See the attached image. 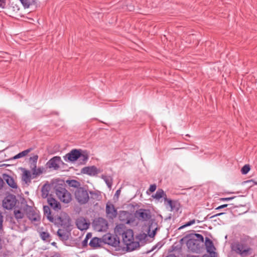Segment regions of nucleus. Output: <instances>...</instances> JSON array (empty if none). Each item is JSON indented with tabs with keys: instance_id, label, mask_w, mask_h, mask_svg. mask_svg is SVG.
Returning <instances> with one entry per match:
<instances>
[{
	"instance_id": "obj_1",
	"label": "nucleus",
	"mask_w": 257,
	"mask_h": 257,
	"mask_svg": "<svg viewBox=\"0 0 257 257\" xmlns=\"http://www.w3.org/2000/svg\"><path fill=\"white\" fill-rule=\"evenodd\" d=\"M232 251L240 257H247L252 253L251 247V239L249 236L241 235L238 240L233 241L231 244Z\"/></svg>"
},
{
	"instance_id": "obj_2",
	"label": "nucleus",
	"mask_w": 257,
	"mask_h": 257,
	"mask_svg": "<svg viewBox=\"0 0 257 257\" xmlns=\"http://www.w3.org/2000/svg\"><path fill=\"white\" fill-rule=\"evenodd\" d=\"M115 231L119 235H121L122 241L126 245L127 251H131L139 247V242L134 241L133 230L126 229L123 226H117L115 228Z\"/></svg>"
},
{
	"instance_id": "obj_3",
	"label": "nucleus",
	"mask_w": 257,
	"mask_h": 257,
	"mask_svg": "<svg viewBox=\"0 0 257 257\" xmlns=\"http://www.w3.org/2000/svg\"><path fill=\"white\" fill-rule=\"evenodd\" d=\"M55 191L56 196L63 203L68 204L72 201V195L63 185H56Z\"/></svg>"
},
{
	"instance_id": "obj_4",
	"label": "nucleus",
	"mask_w": 257,
	"mask_h": 257,
	"mask_svg": "<svg viewBox=\"0 0 257 257\" xmlns=\"http://www.w3.org/2000/svg\"><path fill=\"white\" fill-rule=\"evenodd\" d=\"M74 195L76 200L80 204H85L89 200L88 191L84 187L76 189L74 192Z\"/></svg>"
},
{
	"instance_id": "obj_5",
	"label": "nucleus",
	"mask_w": 257,
	"mask_h": 257,
	"mask_svg": "<svg viewBox=\"0 0 257 257\" xmlns=\"http://www.w3.org/2000/svg\"><path fill=\"white\" fill-rule=\"evenodd\" d=\"M103 240L105 243L113 247L119 246L120 240L117 235L107 233L103 236Z\"/></svg>"
},
{
	"instance_id": "obj_6",
	"label": "nucleus",
	"mask_w": 257,
	"mask_h": 257,
	"mask_svg": "<svg viewBox=\"0 0 257 257\" xmlns=\"http://www.w3.org/2000/svg\"><path fill=\"white\" fill-rule=\"evenodd\" d=\"M27 216L32 222H38L40 220L39 212L30 206L26 205L25 209Z\"/></svg>"
},
{
	"instance_id": "obj_7",
	"label": "nucleus",
	"mask_w": 257,
	"mask_h": 257,
	"mask_svg": "<svg viewBox=\"0 0 257 257\" xmlns=\"http://www.w3.org/2000/svg\"><path fill=\"white\" fill-rule=\"evenodd\" d=\"M16 196L12 194L7 195L3 201V206L6 209H12L16 203Z\"/></svg>"
},
{
	"instance_id": "obj_8",
	"label": "nucleus",
	"mask_w": 257,
	"mask_h": 257,
	"mask_svg": "<svg viewBox=\"0 0 257 257\" xmlns=\"http://www.w3.org/2000/svg\"><path fill=\"white\" fill-rule=\"evenodd\" d=\"M186 245L190 251L194 252H199L203 246L196 241L194 237L189 239L186 242Z\"/></svg>"
},
{
	"instance_id": "obj_9",
	"label": "nucleus",
	"mask_w": 257,
	"mask_h": 257,
	"mask_svg": "<svg viewBox=\"0 0 257 257\" xmlns=\"http://www.w3.org/2000/svg\"><path fill=\"white\" fill-rule=\"evenodd\" d=\"M62 162L60 157L55 156L47 162L46 166L48 168L57 170L60 168V164Z\"/></svg>"
},
{
	"instance_id": "obj_10",
	"label": "nucleus",
	"mask_w": 257,
	"mask_h": 257,
	"mask_svg": "<svg viewBox=\"0 0 257 257\" xmlns=\"http://www.w3.org/2000/svg\"><path fill=\"white\" fill-rule=\"evenodd\" d=\"M81 150L73 149L69 153L64 156V160L66 162H74L80 156Z\"/></svg>"
},
{
	"instance_id": "obj_11",
	"label": "nucleus",
	"mask_w": 257,
	"mask_h": 257,
	"mask_svg": "<svg viewBox=\"0 0 257 257\" xmlns=\"http://www.w3.org/2000/svg\"><path fill=\"white\" fill-rule=\"evenodd\" d=\"M136 215L140 219L144 221L148 220L151 217L150 211L148 209H140L137 211Z\"/></svg>"
},
{
	"instance_id": "obj_12",
	"label": "nucleus",
	"mask_w": 257,
	"mask_h": 257,
	"mask_svg": "<svg viewBox=\"0 0 257 257\" xmlns=\"http://www.w3.org/2000/svg\"><path fill=\"white\" fill-rule=\"evenodd\" d=\"M81 172L83 174L91 176H95L100 172L99 170L94 166L84 167Z\"/></svg>"
},
{
	"instance_id": "obj_13",
	"label": "nucleus",
	"mask_w": 257,
	"mask_h": 257,
	"mask_svg": "<svg viewBox=\"0 0 257 257\" xmlns=\"http://www.w3.org/2000/svg\"><path fill=\"white\" fill-rule=\"evenodd\" d=\"M106 213L107 216L111 219L115 217L117 215V211L114 205L111 203H107L106 206Z\"/></svg>"
},
{
	"instance_id": "obj_14",
	"label": "nucleus",
	"mask_w": 257,
	"mask_h": 257,
	"mask_svg": "<svg viewBox=\"0 0 257 257\" xmlns=\"http://www.w3.org/2000/svg\"><path fill=\"white\" fill-rule=\"evenodd\" d=\"M205 245L207 251L210 253L209 256H215V252L214 251L215 247L214 246L213 242L208 237L205 238Z\"/></svg>"
},
{
	"instance_id": "obj_15",
	"label": "nucleus",
	"mask_w": 257,
	"mask_h": 257,
	"mask_svg": "<svg viewBox=\"0 0 257 257\" xmlns=\"http://www.w3.org/2000/svg\"><path fill=\"white\" fill-rule=\"evenodd\" d=\"M3 179L10 187L14 189L17 188V184L13 177L7 174H4Z\"/></svg>"
},
{
	"instance_id": "obj_16",
	"label": "nucleus",
	"mask_w": 257,
	"mask_h": 257,
	"mask_svg": "<svg viewBox=\"0 0 257 257\" xmlns=\"http://www.w3.org/2000/svg\"><path fill=\"white\" fill-rule=\"evenodd\" d=\"M48 204L55 210L58 211L61 209V205L56 199L52 197L47 199Z\"/></svg>"
},
{
	"instance_id": "obj_17",
	"label": "nucleus",
	"mask_w": 257,
	"mask_h": 257,
	"mask_svg": "<svg viewBox=\"0 0 257 257\" xmlns=\"http://www.w3.org/2000/svg\"><path fill=\"white\" fill-rule=\"evenodd\" d=\"M165 204L166 205H168L170 207L171 211H178L179 210V203L176 201L172 200L170 199L167 198V200H166L165 201Z\"/></svg>"
},
{
	"instance_id": "obj_18",
	"label": "nucleus",
	"mask_w": 257,
	"mask_h": 257,
	"mask_svg": "<svg viewBox=\"0 0 257 257\" xmlns=\"http://www.w3.org/2000/svg\"><path fill=\"white\" fill-rule=\"evenodd\" d=\"M76 225L79 229L83 230L88 228L89 224L86 222L85 219L80 218L76 221Z\"/></svg>"
},
{
	"instance_id": "obj_19",
	"label": "nucleus",
	"mask_w": 257,
	"mask_h": 257,
	"mask_svg": "<svg viewBox=\"0 0 257 257\" xmlns=\"http://www.w3.org/2000/svg\"><path fill=\"white\" fill-rule=\"evenodd\" d=\"M152 197L157 201H159L161 198H163L165 201L167 198L166 193L162 189H159L156 191V193L154 195H153Z\"/></svg>"
},
{
	"instance_id": "obj_20",
	"label": "nucleus",
	"mask_w": 257,
	"mask_h": 257,
	"mask_svg": "<svg viewBox=\"0 0 257 257\" xmlns=\"http://www.w3.org/2000/svg\"><path fill=\"white\" fill-rule=\"evenodd\" d=\"M32 175L31 172L25 169H23L22 180L26 183H29L31 182Z\"/></svg>"
},
{
	"instance_id": "obj_21",
	"label": "nucleus",
	"mask_w": 257,
	"mask_h": 257,
	"mask_svg": "<svg viewBox=\"0 0 257 257\" xmlns=\"http://www.w3.org/2000/svg\"><path fill=\"white\" fill-rule=\"evenodd\" d=\"M43 211L44 216L51 222H53L54 221V218L51 215V212L50 209L48 206H44Z\"/></svg>"
},
{
	"instance_id": "obj_22",
	"label": "nucleus",
	"mask_w": 257,
	"mask_h": 257,
	"mask_svg": "<svg viewBox=\"0 0 257 257\" xmlns=\"http://www.w3.org/2000/svg\"><path fill=\"white\" fill-rule=\"evenodd\" d=\"M101 178L104 180L106 185L107 186L108 188L109 189H111L113 181L112 178L110 176L102 175L101 176Z\"/></svg>"
},
{
	"instance_id": "obj_23",
	"label": "nucleus",
	"mask_w": 257,
	"mask_h": 257,
	"mask_svg": "<svg viewBox=\"0 0 257 257\" xmlns=\"http://www.w3.org/2000/svg\"><path fill=\"white\" fill-rule=\"evenodd\" d=\"M57 235L62 240H67L69 238L68 232L63 229H59L57 231Z\"/></svg>"
},
{
	"instance_id": "obj_24",
	"label": "nucleus",
	"mask_w": 257,
	"mask_h": 257,
	"mask_svg": "<svg viewBox=\"0 0 257 257\" xmlns=\"http://www.w3.org/2000/svg\"><path fill=\"white\" fill-rule=\"evenodd\" d=\"M32 150V148H29L28 149H27L26 150H24L17 155H15L14 157H13L11 159L12 160H16L19 158H23L24 157L26 156Z\"/></svg>"
},
{
	"instance_id": "obj_25",
	"label": "nucleus",
	"mask_w": 257,
	"mask_h": 257,
	"mask_svg": "<svg viewBox=\"0 0 257 257\" xmlns=\"http://www.w3.org/2000/svg\"><path fill=\"white\" fill-rule=\"evenodd\" d=\"M78 159L80 164H84L88 159V155L86 152H82L81 150L80 156L79 157Z\"/></svg>"
},
{
	"instance_id": "obj_26",
	"label": "nucleus",
	"mask_w": 257,
	"mask_h": 257,
	"mask_svg": "<svg viewBox=\"0 0 257 257\" xmlns=\"http://www.w3.org/2000/svg\"><path fill=\"white\" fill-rule=\"evenodd\" d=\"M66 183L70 187H74L76 189L82 187L80 182L75 180H67Z\"/></svg>"
},
{
	"instance_id": "obj_27",
	"label": "nucleus",
	"mask_w": 257,
	"mask_h": 257,
	"mask_svg": "<svg viewBox=\"0 0 257 257\" xmlns=\"http://www.w3.org/2000/svg\"><path fill=\"white\" fill-rule=\"evenodd\" d=\"M89 245L91 247H96L100 246V240L97 237H94L91 239L89 242Z\"/></svg>"
},
{
	"instance_id": "obj_28",
	"label": "nucleus",
	"mask_w": 257,
	"mask_h": 257,
	"mask_svg": "<svg viewBox=\"0 0 257 257\" xmlns=\"http://www.w3.org/2000/svg\"><path fill=\"white\" fill-rule=\"evenodd\" d=\"M42 197L43 198L48 197L49 194V186L47 185H44L42 188Z\"/></svg>"
},
{
	"instance_id": "obj_29",
	"label": "nucleus",
	"mask_w": 257,
	"mask_h": 257,
	"mask_svg": "<svg viewBox=\"0 0 257 257\" xmlns=\"http://www.w3.org/2000/svg\"><path fill=\"white\" fill-rule=\"evenodd\" d=\"M192 237H194V239L197 241L200 244L203 245L204 244V237L203 236L198 233H195L193 236H192Z\"/></svg>"
},
{
	"instance_id": "obj_30",
	"label": "nucleus",
	"mask_w": 257,
	"mask_h": 257,
	"mask_svg": "<svg viewBox=\"0 0 257 257\" xmlns=\"http://www.w3.org/2000/svg\"><path fill=\"white\" fill-rule=\"evenodd\" d=\"M43 171V168H36V169L32 171L33 178H34L36 176H39V175H41V174H42Z\"/></svg>"
},
{
	"instance_id": "obj_31",
	"label": "nucleus",
	"mask_w": 257,
	"mask_h": 257,
	"mask_svg": "<svg viewBox=\"0 0 257 257\" xmlns=\"http://www.w3.org/2000/svg\"><path fill=\"white\" fill-rule=\"evenodd\" d=\"M14 215L17 219H21L24 217V213L19 210L15 209Z\"/></svg>"
},
{
	"instance_id": "obj_32",
	"label": "nucleus",
	"mask_w": 257,
	"mask_h": 257,
	"mask_svg": "<svg viewBox=\"0 0 257 257\" xmlns=\"http://www.w3.org/2000/svg\"><path fill=\"white\" fill-rule=\"evenodd\" d=\"M40 237L44 241H49L50 234L48 232L43 231L40 233Z\"/></svg>"
},
{
	"instance_id": "obj_33",
	"label": "nucleus",
	"mask_w": 257,
	"mask_h": 257,
	"mask_svg": "<svg viewBox=\"0 0 257 257\" xmlns=\"http://www.w3.org/2000/svg\"><path fill=\"white\" fill-rule=\"evenodd\" d=\"M250 170V167L248 165H245L241 170L242 174H246Z\"/></svg>"
},
{
	"instance_id": "obj_34",
	"label": "nucleus",
	"mask_w": 257,
	"mask_h": 257,
	"mask_svg": "<svg viewBox=\"0 0 257 257\" xmlns=\"http://www.w3.org/2000/svg\"><path fill=\"white\" fill-rule=\"evenodd\" d=\"M195 223V219L191 220L188 221V222H187L185 224L180 226L179 228V229H181L182 228H184L185 227L192 225L194 224Z\"/></svg>"
},
{
	"instance_id": "obj_35",
	"label": "nucleus",
	"mask_w": 257,
	"mask_h": 257,
	"mask_svg": "<svg viewBox=\"0 0 257 257\" xmlns=\"http://www.w3.org/2000/svg\"><path fill=\"white\" fill-rule=\"evenodd\" d=\"M23 6L25 8H28L29 7L30 5L31 4L30 0H20Z\"/></svg>"
},
{
	"instance_id": "obj_36",
	"label": "nucleus",
	"mask_w": 257,
	"mask_h": 257,
	"mask_svg": "<svg viewBox=\"0 0 257 257\" xmlns=\"http://www.w3.org/2000/svg\"><path fill=\"white\" fill-rule=\"evenodd\" d=\"M156 188H157V186L156 184H154L151 185L149 190L147 191V194H150L149 192H150L151 193L154 192L156 190Z\"/></svg>"
},
{
	"instance_id": "obj_37",
	"label": "nucleus",
	"mask_w": 257,
	"mask_h": 257,
	"mask_svg": "<svg viewBox=\"0 0 257 257\" xmlns=\"http://www.w3.org/2000/svg\"><path fill=\"white\" fill-rule=\"evenodd\" d=\"M38 159L37 155H34L33 156L30 158V161L32 163H37Z\"/></svg>"
},
{
	"instance_id": "obj_38",
	"label": "nucleus",
	"mask_w": 257,
	"mask_h": 257,
	"mask_svg": "<svg viewBox=\"0 0 257 257\" xmlns=\"http://www.w3.org/2000/svg\"><path fill=\"white\" fill-rule=\"evenodd\" d=\"M148 237V235L145 233L140 234L138 236L139 239L140 241L145 240Z\"/></svg>"
},
{
	"instance_id": "obj_39",
	"label": "nucleus",
	"mask_w": 257,
	"mask_h": 257,
	"mask_svg": "<svg viewBox=\"0 0 257 257\" xmlns=\"http://www.w3.org/2000/svg\"><path fill=\"white\" fill-rule=\"evenodd\" d=\"M162 245H163V244L161 242H158L157 244L153 246L151 250H150V252L154 250L157 248H158V249H160L162 246Z\"/></svg>"
},
{
	"instance_id": "obj_40",
	"label": "nucleus",
	"mask_w": 257,
	"mask_h": 257,
	"mask_svg": "<svg viewBox=\"0 0 257 257\" xmlns=\"http://www.w3.org/2000/svg\"><path fill=\"white\" fill-rule=\"evenodd\" d=\"M6 0H0V8L4 9L6 5Z\"/></svg>"
},
{
	"instance_id": "obj_41",
	"label": "nucleus",
	"mask_w": 257,
	"mask_h": 257,
	"mask_svg": "<svg viewBox=\"0 0 257 257\" xmlns=\"http://www.w3.org/2000/svg\"><path fill=\"white\" fill-rule=\"evenodd\" d=\"M36 168H37V163H31L30 168L31 169L32 171H33L34 170L36 169Z\"/></svg>"
},
{
	"instance_id": "obj_42",
	"label": "nucleus",
	"mask_w": 257,
	"mask_h": 257,
	"mask_svg": "<svg viewBox=\"0 0 257 257\" xmlns=\"http://www.w3.org/2000/svg\"><path fill=\"white\" fill-rule=\"evenodd\" d=\"M223 214H224V213H218V214H215L212 216H210V215L209 214L207 216L206 218H212L215 216H219V215H221Z\"/></svg>"
},
{
	"instance_id": "obj_43",
	"label": "nucleus",
	"mask_w": 257,
	"mask_h": 257,
	"mask_svg": "<svg viewBox=\"0 0 257 257\" xmlns=\"http://www.w3.org/2000/svg\"><path fill=\"white\" fill-rule=\"evenodd\" d=\"M235 198L234 196L233 197H226V198H221V200L222 201H229Z\"/></svg>"
},
{
	"instance_id": "obj_44",
	"label": "nucleus",
	"mask_w": 257,
	"mask_h": 257,
	"mask_svg": "<svg viewBox=\"0 0 257 257\" xmlns=\"http://www.w3.org/2000/svg\"><path fill=\"white\" fill-rule=\"evenodd\" d=\"M2 213L0 212V230L2 228L3 218Z\"/></svg>"
},
{
	"instance_id": "obj_45",
	"label": "nucleus",
	"mask_w": 257,
	"mask_h": 257,
	"mask_svg": "<svg viewBox=\"0 0 257 257\" xmlns=\"http://www.w3.org/2000/svg\"><path fill=\"white\" fill-rule=\"evenodd\" d=\"M88 242V238H85L82 242V244L83 246H86Z\"/></svg>"
},
{
	"instance_id": "obj_46",
	"label": "nucleus",
	"mask_w": 257,
	"mask_h": 257,
	"mask_svg": "<svg viewBox=\"0 0 257 257\" xmlns=\"http://www.w3.org/2000/svg\"><path fill=\"white\" fill-rule=\"evenodd\" d=\"M156 229L153 230V231L149 234V236L151 237H153L155 234H156Z\"/></svg>"
},
{
	"instance_id": "obj_47",
	"label": "nucleus",
	"mask_w": 257,
	"mask_h": 257,
	"mask_svg": "<svg viewBox=\"0 0 257 257\" xmlns=\"http://www.w3.org/2000/svg\"><path fill=\"white\" fill-rule=\"evenodd\" d=\"M4 184V182L3 179L0 177V190L2 189Z\"/></svg>"
},
{
	"instance_id": "obj_48",
	"label": "nucleus",
	"mask_w": 257,
	"mask_h": 257,
	"mask_svg": "<svg viewBox=\"0 0 257 257\" xmlns=\"http://www.w3.org/2000/svg\"><path fill=\"white\" fill-rule=\"evenodd\" d=\"M228 206V204H223V205H221L218 207H217L216 209H217V210H219V209H220L221 208H223L224 207H226Z\"/></svg>"
},
{
	"instance_id": "obj_49",
	"label": "nucleus",
	"mask_w": 257,
	"mask_h": 257,
	"mask_svg": "<svg viewBox=\"0 0 257 257\" xmlns=\"http://www.w3.org/2000/svg\"><path fill=\"white\" fill-rule=\"evenodd\" d=\"M120 190L118 189L116 191V192L115 193V196L118 197L119 196V195H120Z\"/></svg>"
},
{
	"instance_id": "obj_50",
	"label": "nucleus",
	"mask_w": 257,
	"mask_h": 257,
	"mask_svg": "<svg viewBox=\"0 0 257 257\" xmlns=\"http://www.w3.org/2000/svg\"><path fill=\"white\" fill-rule=\"evenodd\" d=\"M247 182H253L254 184L257 185V182H254L252 180H249Z\"/></svg>"
},
{
	"instance_id": "obj_51",
	"label": "nucleus",
	"mask_w": 257,
	"mask_h": 257,
	"mask_svg": "<svg viewBox=\"0 0 257 257\" xmlns=\"http://www.w3.org/2000/svg\"><path fill=\"white\" fill-rule=\"evenodd\" d=\"M202 257H215V256H209V255L205 254Z\"/></svg>"
},
{
	"instance_id": "obj_52",
	"label": "nucleus",
	"mask_w": 257,
	"mask_h": 257,
	"mask_svg": "<svg viewBox=\"0 0 257 257\" xmlns=\"http://www.w3.org/2000/svg\"><path fill=\"white\" fill-rule=\"evenodd\" d=\"M8 166V165L6 164H3V165H1L0 166L3 167V166Z\"/></svg>"
},
{
	"instance_id": "obj_53",
	"label": "nucleus",
	"mask_w": 257,
	"mask_h": 257,
	"mask_svg": "<svg viewBox=\"0 0 257 257\" xmlns=\"http://www.w3.org/2000/svg\"><path fill=\"white\" fill-rule=\"evenodd\" d=\"M85 238H88V239H89V236H88V234H87Z\"/></svg>"
},
{
	"instance_id": "obj_54",
	"label": "nucleus",
	"mask_w": 257,
	"mask_h": 257,
	"mask_svg": "<svg viewBox=\"0 0 257 257\" xmlns=\"http://www.w3.org/2000/svg\"><path fill=\"white\" fill-rule=\"evenodd\" d=\"M183 240V238H182L180 240L181 242H182Z\"/></svg>"
},
{
	"instance_id": "obj_55",
	"label": "nucleus",
	"mask_w": 257,
	"mask_h": 257,
	"mask_svg": "<svg viewBox=\"0 0 257 257\" xmlns=\"http://www.w3.org/2000/svg\"><path fill=\"white\" fill-rule=\"evenodd\" d=\"M55 242H53V243H52V244H53V245H54V244H55Z\"/></svg>"
},
{
	"instance_id": "obj_56",
	"label": "nucleus",
	"mask_w": 257,
	"mask_h": 257,
	"mask_svg": "<svg viewBox=\"0 0 257 257\" xmlns=\"http://www.w3.org/2000/svg\"><path fill=\"white\" fill-rule=\"evenodd\" d=\"M51 257H54V256H51Z\"/></svg>"
}]
</instances>
